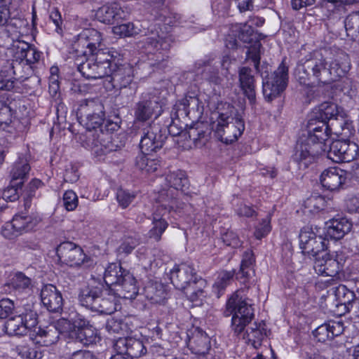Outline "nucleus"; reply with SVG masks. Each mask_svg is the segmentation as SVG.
Returning <instances> with one entry per match:
<instances>
[{
    "label": "nucleus",
    "instance_id": "12",
    "mask_svg": "<svg viewBox=\"0 0 359 359\" xmlns=\"http://www.w3.org/2000/svg\"><path fill=\"white\" fill-rule=\"evenodd\" d=\"M346 259V257L341 252L330 255L325 250L315 258L313 268L319 275L334 277L342 269Z\"/></svg>",
    "mask_w": 359,
    "mask_h": 359
},
{
    "label": "nucleus",
    "instance_id": "45",
    "mask_svg": "<svg viewBox=\"0 0 359 359\" xmlns=\"http://www.w3.org/2000/svg\"><path fill=\"white\" fill-rule=\"evenodd\" d=\"M235 275V271H224L219 273L217 280L214 284V292L217 298H219L223 294V291L229 285L233 280Z\"/></svg>",
    "mask_w": 359,
    "mask_h": 359
},
{
    "label": "nucleus",
    "instance_id": "5",
    "mask_svg": "<svg viewBox=\"0 0 359 359\" xmlns=\"http://www.w3.org/2000/svg\"><path fill=\"white\" fill-rule=\"evenodd\" d=\"M86 62L78 65V70L88 79H98L108 77L111 72L112 62L119 56L114 50H98L95 54L90 55Z\"/></svg>",
    "mask_w": 359,
    "mask_h": 359
},
{
    "label": "nucleus",
    "instance_id": "43",
    "mask_svg": "<svg viewBox=\"0 0 359 359\" xmlns=\"http://www.w3.org/2000/svg\"><path fill=\"white\" fill-rule=\"evenodd\" d=\"M6 332L9 335H25L23 316H13L9 318L4 325Z\"/></svg>",
    "mask_w": 359,
    "mask_h": 359
},
{
    "label": "nucleus",
    "instance_id": "21",
    "mask_svg": "<svg viewBox=\"0 0 359 359\" xmlns=\"http://www.w3.org/2000/svg\"><path fill=\"white\" fill-rule=\"evenodd\" d=\"M100 32L95 29H86L77 36V45L86 48L87 50L82 51L86 55H94L99 50L102 41Z\"/></svg>",
    "mask_w": 359,
    "mask_h": 359
},
{
    "label": "nucleus",
    "instance_id": "34",
    "mask_svg": "<svg viewBox=\"0 0 359 359\" xmlns=\"http://www.w3.org/2000/svg\"><path fill=\"white\" fill-rule=\"evenodd\" d=\"M129 271L122 268L120 264L111 263L109 264L104 274L105 284L112 290L118 285L126 273Z\"/></svg>",
    "mask_w": 359,
    "mask_h": 359
},
{
    "label": "nucleus",
    "instance_id": "39",
    "mask_svg": "<svg viewBox=\"0 0 359 359\" xmlns=\"http://www.w3.org/2000/svg\"><path fill=\"white\" fill-rule=\"evenodd\" d=\"M39 220L30 215H16L10 222L15 231L20 234L22 231H30L36 226Z\"/></svg>",
    "mask_w": 359,
    "mask_h": 359
},
{
    "label": "nucleus",
    "instance_id": "27",
    "mask_svg": "<svg viewBox=\"0 0 359 359\" xmlns=\"http://www.w3.org/2000/svg\"><path fill=\"white\" fill-rule=\"evenodd\" d=\"M269 332V330L264 320L254 322L247 330L245 339L248 344L257 349L261 346L264 338L268 335Z\"/></svg>",
    "mask_w": 359,
    "mask_h": 359
},
{
    "label": "nucleus",
    "instance_id": "10",
    "mask_svg": "<svg viewBox=\"0 0 359 359\" xmlns=\"http://www.w3.org/2000/svg\"><path fill=\"white\" fill-rule=\"evenodd\" d=\"M288 81V68L282 62L278 69L265 78L262 83V92L265 100L271 102L285 90Z\"/></svg>",
    "mask_w": 359,
    "mask_h": 359
},
{
    "label": "nucleus",
    "instance_id": "62",
    "mask_svg": "<svg viewBox=\"0 0 359 359\" xmlns=\"http://www.w3.org/2000/svg\"><path fill=\"white\" fill-rule=\"evenodd\" d=\"M328 327L329 326L325 323L320 325L315 330L313 334L318 341L325 342L327 340L332 339Z\"/></svg>",
    "mask_w": 359,
    "mask_h": 359
},
{
    "label": "nucleus",
    "instance_id": "9",
    "mask_svg": "<svg viewBox=\"0 0 359 359\" xmlns=\"http://www.w3.org/2000/svg\"><path fill=\"white\" fill-rule=\"evenodd\" d=\"M77 115L88 130L103 129L104 111L100 101L84 100L78 109Z\"/></svg>",
    "mask_w": 359,
    "mask_h": 359
},
{
    "label": "nucleus",
    "instance_id": "61",
    "mask_svg": "<svg viewBox=\"0 0 359 359\" xmlns=\"http://www.w3.org/2000/svg\"><path fill=\"white\" fill-rule=\"evenodd\" d=\"M78 196L72 190L66 191L63 195L64 206L68 211L74 210L78 205Z\"/></svg>",
    "mask_w": 359,
    "mask_h": 359
},
{
    "label": "nucleus",
    "instance_id": "44",
    "mask_svg": "<svg viewBox=\"0 0 359 359\" xmlns=\"http://www.w3.org/2000/svg\"><path fill=\"white\" fill-rule=\"evenodd\" d=\"M95 133L97 140L95 146L98 148L97 150H100L104 154L116 150V146L111 142V136L109 133H104L103 129L100 130V133L95 130Z\"/></svg>",
    "mask_w": 359,
    "mask_h": 359
},
{
    "label": "nucleus",
    "instance_id": "31",
    "mask_svg": "<svg viewBox=\"0 0 359 359\" xmlns=\"http://www.w3.org/2000/svg\"><path fill=\"white\" fill-rule=\"evenodd\" d=\"M335 296L339 302L337 306H344L345 312L357 313L359 309V300H354V293L344 285H339L335 291Z\"/></svg>",
    "mask_w": 359,
    "mask_h": 359
},
{
    "label": "nucleus",
    "instance_id": "25",
    "mask_svg": "<svg viewBox=\"0 0 359 359\" xmlns=\"http://www.w3.org/2000/svg\"><path fill=\"white\" fill-rule=\"evenodd\" d=\"M29 158V155L27 153L19 155L11 170V183L15 182L18 184H23L30 170Z\"/></svg>",
    "mask_w": 359,
    "mask_h": 359
},
{
    "label": "nucleus",
    "instance_id": "15",
    "mask_svg": "<svg viewBox=\"0 0 359 359\" xmlns=\"http://www.w3.org/2000/svg\"><path fill=\"white\" fill-rule=\"evenodd\" d=\"M60 261L70 266H78L83 263L86 255L83 250L72 242L60 243L56 249Z\"/></svg>",
    "mask_w": 359,
    "mask_h": 359
},
{
    "label": "nucleus",
    "instance_id": "52",
    "mask_svg": "<svg viewBox=\"0 0 359 359\" xmlns=\"http://www.w3.org/2000/svg\"><path fill=\"white\" fill-rule=\"evenodd\" d=\"M128 343L127 353L133 359V358H140L147 353V348L141 340L130 337Z\"/></svg>",
    "mask_w": 359,
    "mask_h": 359
},
{
    "label": "nucleus",
    "instance_id": "24",
    "mask_svg": "<svg viewBox=\"0 0 359 359\" xmlns=\"http://www.w3.org/2000/svg\"><path fill=\"white\" fill-rule=\"evenodd\" d=\"M95 16L102 22L111 24L118 20L124 18L126 13L118 4L112 3L99 8L96 11Z\"/></svg>",
    "mask_w": 359,
    "mask_h": 359
},
{
    "label": "nucleus",
    "instance_id": "23",
    "mask_svg": "<svg viewBox=\"0 0 359 359\" xmlns=\"http://www.w3.org/2000/svg\"><path fill=\"white\" fill-rule=\"evenodd\" d=\"M240 87L251 104L256 100L255 79L252 70L248 67H241L238 70Z\"/></svg>",
    "mask_w": 359,
    "mask_h": 359
},
{
    "label": "nucleus",
    "instance_id": "48",
    "mask_svg": "<svg viewBox=\"0 0 359 359\" xmlns=\"http://www.w3.org/2000/svg\"><path fill=\"white\" fill-rule=\"evenodd\" d=\"M31 284V279L22 272L15 273L8 283L14 290L20 292L28 289Z\"/></svg>",
    "mask_w": 359,
    "mask_h": 359
},
{
    "label": "nucleus",
    "instance_id": "30",
    "mask_svg": "<svg viewBox=\"0 0 359 359\" xmlns=\"http://www.w3.org/2000/svg\"><path fill=\"white\" fill-rule=\"evenodd\" d=\"M340 114L338 105L332 102H325L319 105L317 111L310 119H314L316 122L323 123L327 126V121L332 119H337Z\"/></svg>",
    "mask_w": 359,
    "mask_h": 359
},
{
    "label": "nucleus",
    "instance_id": "22",
    "mask_svg": "<svg viewBox=\"0 0 359 359\" xmlns=\"http://www.w3.org/2000/svg\"><path fill=\"white\" fill-rule=\"evenodd\" d=\"M41 299L48 311L60 313L62 311V297L56 287L49 284L45 285L41 291Z\"/></svg>",
    "mask_w": 359,
    "mask_h": 359
},
{
    "label": "nucleus",
    "instance_id": "28",
    "mask_svg": "<svg viewBox=\"0 0 359 359\" xmlns=\"http://www.w3.org/2000/svg\"><path fill=\"white\" fill-rule=\"evenodd\" d=\"M147 22L136 21L116 25L113 27V32L121 37L133 36L137 34L147 35L149 33Z\"/></svg>",
    "mask_w": 359,
    "mask_h": 359
},
{
    "label": "nucleus",
    "instance_id": "42",
    "mask_svg": "<svg viewBox=\"0 0 359 359\" xmlns=\"http://www.w3.org/2000/svg\"><path fill=\"white\" fill-rule=\"evenodd\" d=\"M146 296L153 303L161 304L166 298V290L161 283H152L145 288Z\"/></svg>",
    "mask_w": 359,
    "mask_h": 359
},
{
    "label": "nucleus",
    "instance_id": "2",
    "mask_svg": "<svg viewBox=\"0 0 359 359\" xmlns=\"http://www.w3.org/2000/svg\"><path fill=\"white\" fill-rule=\"evenodd\" d=\"M306 130L300 136L295 152V158L304 168L316 161V158L327 151L330 129L323 123L309 119Z\"/></svg>",
    "mask_w": 359,
    "mask_h": 359
},
{
    "label": "nucleus",
    "instance_id": "38",
    "mask_svg": "<svg viewBox=\"0 0 359 359\" xmlns=\"http://www.w3.org/2000/svg\"><path fill=\"white\" fill-rule=\"evenodd\" d=\"M88 323L84 319L80 318V316H76L74 318L69 320L67 318H61L57 325L60 332H76L77 334L80 330L84 328Z\"/></svg>",
    "mask_w": 359,
    "mask_h": 359
},
{
    "label": "nucleus",
    "instance_id": "50",
    "mask_svg": "<svg viewBox=\"0 0 359 359\" xmlns=\"http://www.w3.org/2000/svg\"><path fill=\"white\" fill-rule=\"evenodd\" d=\"M347 35L354 39L359 35V12L348 15L344 21Z\"/></svg>",
    "mask_w": 359,
    "mask_h": 359
},
{
    "label": "nucleus",
    "instance_id": "55",
    "mask_svg": "<svg viewBox=\"0 0 359 359\" xmlns=\"http://www.w3.org/2000/svg\"><path fill=\"white\" fill-rule=\"evenodd\" d=\"M253 316H232L231 327L236 334L241 333L245 327L251 323Z\"/></svg>",
    "mask_w": 359,
    "mask_h": 359
},
{
    "label": "nucleus",
    "instance_id": "11",
    "mask_svg": "<svg viewBox=\"0 0 359 359\" xmlns=\"http://www.w3.org/2000/svg\"><path fill=\"white\" fill-rule=\"evenodd\" d=\"M163 111L162 104L157 96L145 93L134 107L135 121L145 122L153 118H156Z\"/></svg>",
    "mask_w": 359,
    "mask_h": 359
},
{
    "label": "nucleus",
    "instance_id": "59",
    "mask_svg": "<svg viewBox=\"0 0 359 359\" xmlns=\"http://www.w3.org/2000/svg\"><path fill=\"white\" fill-rule=\"evenodd\" d=\"M22 185L18 184L17 182L11 183V185L4 190L2 194V200L5 201H15L19 198L18 189Z\"/></svg>",
    "mask_w": 359,
    "mask_h": 359
},
{
    "label": "nucleus",
    "instance_id": "19",
    "mask_svg": "<svg viewBox=\"0 0 359 359\" xmlns=\"http://www.w3.org/2000/svg\"><path fill=\"white\" fill-rule=\"evenodd\" d=\"M244 290H238L228 299L226 304L229 314H254L255 305L248 298L244 297Z\"/></svg>",
    "mask_w": 359,
    "mask_h": 359
},
{
    "label": "nucleus",
    "instance_id": "41",
    "mask_svg": "<svg viewBox=\"0 0 359 359\" xmlns=\"http://www.w3.org/2000/svg\"><path fill=\"white\" fill-rule=\"evenodd\" d=\"M255 258L252 251L248 250L244 252L243 259L241 264V268L236 274V278L243 280L245 282L250 280L255 274L253 264Z\"/></svg>",
    "mask_w": 359,
    "mask_h": 359
},
{
    "label": "nucleus",
    "instance_id": "54",
    "mask_svg": "<svg viewBox=\"0 0 359 359\" xmlns=\"http://www.w3.org/2000/svg\"><path fill=\"white\" fill-rule=\"evenodd\" d=\"M7 69L5 71L1 70L0 73V90H10L13 88V81L11 79H6L7 76L11 74H15L13 63L7 61Z\"/></svg>",
    "mask_w": 359,
    "mask_h": 359
},
{
    "label": "nucleus",
    "instance_id": "33",
    "mask_svg": "<svg viewBox=\"0 0 359 359\" xmlns=\"http://www.w3.org/2000/svg\"><path fill=\"white\" fill-rule=\"evenodd\" d=\"M184 135L192 141L194 147H201L208 142L209 133L206 126L197 123L189 127Z\"/></svg>",
    "mask_w": 359,
    "mask_h": 359
},
{
    "label": "nucleus",
    "instance_id": "49",
    "mask_svg": "<svg viewBox=\"0 0 359 359\" xmlns=\"http://www.w3.org/2000/svg\"><path fill=\"white\" fill-rule=\"evenodd\" d=\"M326 200L320 195H312L304 201V207L309 212H318L326 206Z\"/></svg>",
    "mask_w": 359,
    "mask_h": 359
},
{
    "label": "nucleus",
    "instance_id": "51",
    "mask_svg": "<svg viewBox=\"0 0 359 359\" xmlns=\"http://www.w3.org/2000/svg\"><path fill=\"white\" fill-rule=\"evenodd\" d=\"M77 338L85 346L96 343L97 334V331L88 324L77 333Z\"/></svg>",
    "mask_w": 359,
    "mask_h": 359
},
{
    "label": "nucleus",
    "instance_id": "13",
    "mask_svg": "<svg viewBox=\"0 0 359 359\" xmlns=\"http://www.w3.org/2000/svg\"><path fill=\"white\" fill-rule=\"evenodd\" d=\"M327 156L336 163L353 161L358 156V146L357 144L349 142L336 140L332 143L327 142Z\"/></svg>",
    "mask_w": 359,
    "mask_h": 359
},
{
    "label": "nucleus",
    "instance_id": "3",
    "mask_svg": "<svg viewBox=\"0 0 359 359\" xmlns=\"http://www.w3.org/2000/svg\"><path fill=\"white\" fill-rule=\"evenodd\" d=\"M194 274V269L185 264L175 266L168 274L174 287L187 297V306L192 307L202 305L205 293L203 287L206 285L204 279H197Z\"/></svg>",
    "mask_w": 359,
    "mask_h": 359
},
{
    "label": "nucleus",
    "instance_id": "6",
    "mask_svg": "<svg viewBox=\"0 0 359 359\" xmlns=\"http://www.w3.org/2000/svg\"><path fill=\"white\" fill-rule=\"evenodd\" d=\"M172 196L170 191L162 192L160 198V202L157 201L158 205L156 206V210L153 214V227L149 231V236L154 238L156 241H159L161 238L163 233L168 226V223L166 221V217L168 215H171L175 217L176 215H180L183 210L187 207L185 203H180V205L174 207L172 204L168 203L169 202V195Z\"/></svg>",
    "mask_w": 359,
    "mask_h": 359
},
{
    "label": "nucleus",
    "instance_id": "7",
    "mask_svg": "<svg viewBox=\"0 0 359 359\" xmlns=\"http://www.w3.org/2000/svg\"><path fill=\"white\" fill-rule=\"evenodd\" d=\"M231 32L248 48L247 60H250L257 72H259L260 55L259 50L261 43L259 42L260 34L255 32L251 25L248 24H236L232 26Z\"/></svg>",
    "mask_w": 359,
    "mask_h": 359
},
{
    "label": "nucleus",
    "instance_id": "40",
    "mask_svg": "<svg viewBox=\"0 0 359 359\" xmlns=\"http://www.w3.org/2000/svg\"><path fill=\"white\" fill-rule=\"evenodd\" d=\"M59 332L60 330L57 325L56 327H46L45 329L39 327L36 337V343L44 346H50L57 341Z\"/></svg>",
    "mask_w": 359,
    "mask_h": 359
},
{
    "label": "nucleus",
    "instance_id": "46",
    "mask_svg": "<svg viewBox=\"0 0 359 359\" xmlns=\"http://www.w3.org/2000/svg\"><path fill=\"white\" fill-rule=\"evenodd\" d=\"M139 244L140 239L137 234L125 236L117 249L118 255L127 256L130 254Z\"/></svg>",
    "mask_w": 359,
    "mask_h": 359
},
{
    "label": "nucleus",
    "instance_id": "14",
    "mask_svg": "<svg viewBox=\"0 0 359 359\" xmlns=\"http://www.w3.org/2000/svg\"><path fill=\"white\" fill-rule=\"evenodd\" d=\"M299 242L303 253L315 258L326 250V240L320 236H317L309 227H304L301 230Z\"/></svg>",
    "mask_w": 359,
    "mask_h": 359
},
{
    "label": "nucleus",
    "instance_id": "37",
    "mask_svg": "<svg viewBox=\"0 0 359 359\" xmlns=\"http://www.w3.org/2000/svg\"><path fill=\"white\" fill-rule=\"evenodd\" d=\"M159 165V161L151 158L150 154L142 153L135 158V166L142 174L153 173L158 170Z\"/></svg>",
    "mask_w": 359,
    "mask_h": 359
},
{
    "label": "nucleus",
    "instance_id": "60",
    "mask_svg": "<svg viewBox=\"0 0 359 359\" xmlns=\"http://www.w3.org/2000/svg\"><path fill=\"white\" fill-rule=\"evenodd\" d=\"M271 217L267 215L262 222L256 226L254 235L257 239H261L266 236L271 229Z\"/></svg>",
    "mask_w": 359,
    "mask_h": 359
},
{
    "label": "nucleus",
    "instance_id": "56",
    "mask_svg": "<svg viewBox=\"0 0 359 359\" xmlns=\"http://www.w3.org/2000/svg\"><path fill=\"white\" fill-rule=\"evenodd\" d=\"M28 48L29 43L25 41H18L15 42L11 48V52L14 60L16 62L19 61L20 62H23L25 57V55L26 54Z\"/></svg>",
    "mask_w": 359,
    "mask_h": 359
},
{
    "label": "nucleus",
    "instance_id": "32",
    "mask_svg": "<svg viewBox=\"0 0 359 359\" xmlns=\"http://www.w3.org/2000/svg\"><path fill=\"white\" fill-rule=\"evenodd\" d=\"M327 234L334 240L342 238L351 229V223L344 217L333 219L326 223Z\"/></svg>",
    "mask_w": 359,
    "mask_h": 359
},
{
    "label": "nucleus",
    "instance_id": "8",
    "mask_svg": "<svg viewBox=\"0 0 359 359\" xmlns=\"http://www.w3.org/2000/svg\"><path fill=\"white\" fill-rule=\"evenodd\" d=\"M171 39L169 36L154 35L145 39L142 46L148 53L149 65L157 69H163L166 66L168 51L170 47Z\"/></svg>",
    "mask_w": 359,
    "mask_h": 359
},
{
    "label": "nucleus",
    "instance_id": "57",
    "mask_svg": "<svg viewBox=\"0 0 359 359\" xmlns=\"http://www.w3.org/2000/svg\"><path fill=\"white\" fill-rule=\"evenodd\" d=\"M135 194L128 190L119 189L116 192V200L122 208H126L135 199Z\"/></svg>",
    "mask_w": 359,
    "mask_h": 359
},
{
    "label": "nucleus",
    "instance_id": "58",
    "mask_svg": "<svg viewBox=\"0 0 359 359\" xmlns=\"http://www.w3.org/2000/svg\"><path fill=\"white\" fill-rule=\"evenodd\" d=\"M229 73L223 71L220 73L218 69L214 68H208L206 79L215 85H223L226 79H227Z\"/></svg>",
    "mask_w": 359,
    "mask_h": 359
},
{
    "label": "nucleus",
    "instance_id": "16",
    "mask_svg": "<svg viewBox=\"0 0 359 359\" xmlns=\"http://www.w3.org/2000/svg\"><path fill=\"white\" fill-rule=\"evenodd\" d=\"M165 180L170 187L168 189H163L159 192V196L157 199L158 201L160 202V198L162 192L170 191L172 193V196L170 194L169 195L168 198L169 202H167V204H172L174 207L176 208L177 205H180V203H184L183 202H180L178 201V191H184V188L188 187L189 182L185 173L181 170L170 172L166 175Z\"/></svg>",
    "mask_w": 359,
    "mask_h": 359
},
{
    "label": "nucleus",
    "instance_id": "26",
    "mask_svg": "<svg viewBox=\"0 0 359 359\" xmlns=\"http://www.w3.org/2000/svg\"><path fill=\"white\" fill-rule=\"evenodd\" d=\"M187 345L194 354L204 353L211 348L210 338L202 330L196 328L189 337Z\"/></svg>",
    "mask_w": 359,
    "mask_h": 359
},
{
    "label": "nucleus",
    "instance_id": "35",
    "mask_svg": "<svg viewBox=\"0 0 359 359\" xmlns=\"http://www.w3.org/2000/svg\"><path fill=\"white\" fill-rule=\"evenodd\" d=\"M102 288L103 285L100 283L93 280L86 288L83 289L79 296L81 306L93 311V302L100 296Z\"/></svg>",
    "mask_w": 359,
    "mask_h": 359
},
{
    "label": "nucleus",
    "instance_id": "63",
    "mask_svg": "<svg viewBox=\"0 0 359 359\" xmlns=\"http://www.w3.org/2000/svg\"><path fill=\"white\" fill-rule=\"evenodd\" d=\"M222 240L227 246L238 248L241 246V243L238 236L232 231H227L222 236Z\"/></svg>",
    "mask_w": 359,
    "mask_h": 359
},
{
    "label": "nucleus",
    "instance_id": "1",
    "mask_svg": "<svg viewBox=\"0 0 359 359\" xmlns=\"http://www.w3.org/2000/svg\"><path fill=\"white\" fill-rule=\"evenodd\" d=\"M350 69V59L344 52H339L333 58H327L321 52L315 50L298 62L294 76L300 85L323 86L345 76Z\"/></svg>",
    "mask_w": 359,
    "mask_h": 359
},
{
    "label": "nucleus",
    "instance_id": "64",
    "mask_svg": "<svg viewBox=\"0 0 359 359\" xmlns=\"http://www.w3.org/2000/svg\"><path fill=\"white\" fill-rule=\"evenodd\" d=\"M41 55V52L38 51L34 47L29 44V48L25 55V57L23 62L28 65L36 63L39 61Z\"/></svg>",
    "mask_w": 359,
    "mask_h": 359
},
{
    "label": "nucleus",
    "instance_id": "17",
    "mask_svg": "<svg viewBox=\"0 0 359 359\" xmlns=\"http://www.w3.org/2000/svg\"><path fill=\"white\" fill-rule=\"evenodd\" d=\"M120 55L114 62H112L111 72L109 73L107 79L111 83L114 88L121 89L128 86L133 79V69L128 65H118Z\"/></svg>",
    "mask_w": 359,
    "mask_h": 359
},
{
    "label": "nucleus",
    "instance_id": "29",
    "mask_svg": "<svg viewBox=\"0 0 359 359\" xmlns=\"http://www.w3.org/2000/svg\"><path fill=\"white\" fill-rule=\"evenodd\" d=\"M114 293L120 297L128 299H135L138 294V287L135 277L129 272L118 283L115 289H112Z\"/></svg>",
    "mask_w": 359,
    "mask_h": 359
},
{
    "label": "nucleus",
    "instance_id": "36",
    "mask_svg": "<svg viewBox=\"0 0 359 359\" xmlns=\"http://www.w3.org/2000/svg\"><path fill=\"white\" fill-rule=\"evenodd\" d=\"M358 3H359V0H323L322 2V12L325 16L330 18L334 14L345 11L346 6Z\"/></svg>",
    "mask_w": 359,
    "mask_h": 359
},
{
    "label": "nucleus",
    "instance_id": "20",
    "mask_svg": "<svg viewBox=\"0 0 359 359\" xmlns=\"http://www.w3.org/2000/svg\"><path fill=\"white\" fill-rule=\"evenodd\" d=\"M346 180V172L338 167L328 168L324 170L320 176L322 186L331 191L341 189Z\"/></svg>",
    "mask_w": 359,
    "mask_h": 359
},
{
    "label": "nucleus",
    "instance_id": "18",
    "mask_svg": "<svg viewBox=\"0 0 359 359\" xmlns=\"http://www.w3.org/2000/svg\"><path fill=\"white\" fill-rule=\"evenodd\" d=\"M158 127L148 125L142 129V135L140 147L142 153L147 154L160 149L163 144L162 135L160 134Z\"/></svg>",
    "mask_w": 359,
    "mask_h": 359
},
{
    "label": "nucleus",
    "instance_id": "53",
    "mask_svg": "<svg viewBox=\"0 0 359 359\" xmlns=\"http://www.w3.org/2000/svg\"><path fill=\"white\" fill-rule=\"evenodd\" d=\"M16 351L24 359H41L42 353L34 347L29 345L20 344L16 347Z\"/></svg>",
    "mask_w": 359,
    "mask_h": 359
},
{
    "label": "nucleus",
    "instance_id": "4",
    "mask_svg": "<svg viewBox=\"0 0 359 359\" xmlns=\"http://www.w3.org/2000/svg\"><path fill=\"white\" fill-rule=\"evenodd\" d=\"M217 137L225 144H231L241 135L245 130L243 120L237 115V110L229 103L217 107Z\"/></svg>",
    "mask_w": 359,
    "mask_h": 359
},
{
    "label": "nucleus",
    "instance_id": "47",
    "mask_svg": "<svg viewBox=\"0 0 359 359\" xmlns=\"http://www.w3.org/2000/svg\"><path fill=\"white\" fill-rule=\"evenodd\" d=\"M106 329L109 333L123 334L127 332L128 326L121 316H114L107 319Z\"/></svg>",
    "mask_w": 359,
    "mask_h": 359
}]
</instances>
